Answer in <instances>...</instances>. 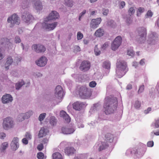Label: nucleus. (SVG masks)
Returning <instances> with one entry per match:
<instances>
[{
    "label": "nucleus",
    "mask_w": 159,
    "mask_h": 159,
    "mask_svg": "<svg viewBox=\"0 0 159 159\" xmlns=\"http://www.w3.org/2000/svg\"><path fill=\"white\" fill-rule=\"evenodd\" d=\"M117 106V100L116 98H105L103 107L106 114L113 113Z\"/></svg>",
    "instance_id": "f257e3e1"
},
{
    "label": "nucleus",
    "mask_w": 159,
    "mask_h": 159,
    "mask_svg": "<svg viewBox=\"0 0 159 159\" xmlns=\"http://www.w3.org/2000/svg\"><path fill=\"white\" fill-rule=\"evenodd\" d=\"M127 70L126 62L123 60L118 61L116 63V73L118 77H122Z\"/></svg>",
    "instance_id": "f03ea898"
},
{
    "label": "nucleus",
    "mask_w": 159,
    "mask_h": 159,
    "mask_svg": "<svg viewBox=\"0 0 159 159\" xmlns=\"http://www.w3.org/2000/svg\"><path fill=\"white\" fill-rule=\"evenodd\" d=\"M15 123L13 118L10 117H7L3 120L2 126L3 128L6 130L13 128Z\"/></svg>",
    "instance_id": "7ed1b4c3"
},
{
    "label": "nucleus",
    "mask_w": 159,
    "mask_h": 159,
    "mask_svg": "<svg viewBox=\"0 0 159 159\" xmlns=\"http://www.w3.org/2000/svg\"><path fill=\"white\" fill-rule=\"evenodd\" d=\"M7 21L8 23H10L9 26L12 28L15 25H19L20 23V20L18 16L14 14L8 18Z\"/></svg>",
    "instance_id": "20e7f679"
},
{
    "label": "nucleus",
    "mask_w": 159,
    "mask_h": 159,
    "mask_svg": "<svg viewBox=\"0 0 159 159\" xmlns=\"http://www.w3.org/2000/svg\"><path fill=\"white\" fill-rule=\"evenodd\" d=\"M91 91L85 86H81L79 89V95L83 99H86L89 98L91 95Z\"/></svg>",
    "instance_id": "39448f33"
},
{
    "label": "nucleus",
    "mask_w": 159,
    "mask_h": 159,
    "mask_svg": "<svg viewBox=\"0 0 159 159\" xmlns=\"http://www.w3.org/2000/svg\"><path fill=\"white\" fill-rule=\"evenodd\" d=\"M122 41V39L120 36H118L116 37L111 43V49L114 51L116 50L121 45Z\"/></svg>",
    "instance_id": "423d86ee"
},
{
    "label": "nucleus",
    "mask_w": 159,
    "mask_h": 159,
    "mask_svg": "<svg viewBox=\"0 0 159 159\" xmlns=\"http://www.w3.org/2000/svg\"><path fill=\"white\" fill-rule=\"evenodd\" d=\"M22 18V20L27 23H30L34 20L33 16L27 11L23 13Z\"/></svg>",
    "instance_id": "0eeeda50"
},
{
    "label": "nucleus",
    "mask_w": 159,
    "mask_h": 159,
    "mask_svg": "<svg viewBox=\"0 0 159 159\" xmlns=\"http://www.w3.org/2000/svg\"><path fill=\"white\" fill-rule=\"evenodd\" d=\"M139 34L140 37L138 41L139 43H143L145 40V37L147 34L146 29L143 27L139 28L138 30Z\"/></svg>",
    "instance_id": "6e6552de"
},
{
    "label": "nucleus",
    "mask_w": 159,
    "mask_h": 159,
    "mask_svg": "<svg viewBox=\"0 0 159 159\" xmlns=\"http://www.w3.org/2000/svg\"><path fill=\"white\" fill-rule=\"evenodd\" d=\"M32 48L33 50L38 53L43 52L46 50L44 46L40 44H33Z\"/></svg>",
    "instance_id": "1a4fd4ad"
},
{
    "label": "nucleus",
    "mask_w": 159,
    "mask_h": 159,
    "mask_svg": "<svg viewBox=\"0 0 159 159\" xmlns=\"http://www.w3.org/2000/svg\"><path fill=\"white\" fill-rule=\"evenodd\" d=\"M63 92L61 87L60 85L57 86L55 89V96L57 99L61 100L63 96ZM60 100L59 101L60 102Z\"/></svg>",
    "instance_id": "9d476101"
},
{
    "label": "nucleus",
    "mask_w": 159,
    "mask_h": 159,
    "mask_svg": "<svg viewBox=\"0 0 159 159\" xmlns=\"http://www.w3.org/2000/svg\"><path fill=\"white\" fill-rule=\"evenodd\" d=\"M59 17V13L55 11H52L48 17L45 19L44 21L48 22L50 20H55Z\"/></svg>",
    "instance_id": "9b49d317"
},
{
    "label": "nucleus",
    "mask_w": 159,
    "mask_h": 159,
    "mask_svg": "<svg viewBox=\"0 0 159 159\" xmlns=\"http://www.w3.org/2000/svg\"><path fill=\"white\" fill-rule=\"evenodd\" d=\"M19 139L17 137H15L13 139L10 144L12 150L16 151L18 148L19 146Z\"/></svg>",
    "instance_id": "f8f14e48"
},
{
    "label": "nucleus",
    "mask_w": 159,
    "mask_h": 159,
    "mask_svg": "<svg viewBox=\"0 0 159 159\" xmlns=\"http://www.w3.org/2000/svg\"><path fill=\"white\" fill-rule=\"evenodd\" d=\"M57 23L54 22L51 23H43V28L48 30H53L57 26Z\"/></svg>",
    "instance_id": "ddd939ff"
},
{
    "label": "nucleus",
    "mask_w": 159,
    "mask_h": 159,
    "mask_svg": "<svg viewBox=\"0 0 159 159\" xmlns=\"http://www.w3.org/2000/svg\"><path fill=\"white\" fill-rule=\"evenodd\" d=\"M1 99L3 104H7L12 102L13 98L11 95L6 94L2 96Z\"/></svg>",
    "instance_id": "4468645a"
},
{
    "label": "nucleus",
    "mask_w": 159,
    "mask_h": 159,
    "mask_svg": "<svg viewBox=\"0 0 159 159\" xmlns=\"http://www.w3.org/2000/svg\"><path fill=\"white\" fill-rule=\"evenodd\" d=\"M157 40V35L155 32H152L149 35L148 41L149 44H154Z\"/></svg>",
    "instance_id": "2eb2a0df"
},
{
    "label": "nucleus",
    "mask_w": 159,
    "mask_h": 159,
    "mask_svg": "<svg viewBox=\"0 0 159 159\" xmlns=\"http://www.w3.org/2000/svg\"><path fill=\"white\" fill-rule=\"evenodd\" d=\"M75 131L73 128L70 126L63 127L61 128L62 132L65 134H69L73 133Z\"/></svg>",
    "instance_id": "dca6fc26"
},
{
    "label": "nucleus",
    "mask_w": 159,
    "mask_h": 159,
    "mask_svg": "<svg viewBox=\"0 0 159 159\" xmlns=\"http://www.w3.org/2000/svg\"><path fill=\"white\" fill-rule=\"evenodd\" d=\"M13 62V59L11 56H7L6 59V63L4 65L5 70H8L9 69L10 66L12 65Z\"/></svg>",
    "instance_id": "f3484780"
},
{
    "label": "nucleus",
    "mask_w": 159,
    "mask_h": 159,
    "mask_svg": "<svg viewBox=\"0 0 159 159\" xmlns=\"http://www.w3.org/2000/svg\"><path fill=\"white\" fill-rule=\"evenodd\" d=\"M47 60L45 57H42L35 61L36 64L39 66H44L47 63Z\"/></svg>",
    "instance_id": "a211bd4d"
},
{
    "label": "nucleus",
    "mask_w": 159,
    "mask_h": 159,
    "mask_svg": "<svg viewBox=\"0 0 159 159\" xmlns=\"http://www.w3.org/2000/svg\"><path fill=\"white\" fill-rule=\"evenodd\" d=\"M102 20L101 18H98L96 19H93L91 21L90 25L92 28H96L100 24Z\"/></svg>",
    "instance_id": "6ab92c4d"
},
{
    "label": "nucleus",
    "mask_w": 159,
    "mask_h": 159,
    "mask_svg": "<svg viewBox=\"0 0 159 159\" xmlns=\"http://www.w3.org/2000/svg\"><path fill=\"white\" fill-rule=\"evenodd\" d=\"M90 66V63L88 61H83L80 66V69L84 71L88 70Z\"/></svg>",
    "instance_id": "aec40b11"
},
{
    "label": "nucleus",
    "mask_w": 159,
    "mask_h": 159,
    "mask_svg": "<svg viewBox=\"0 0 159 159\" xmlns=\"http://www.w3.org/2000/svg\"><path fill=\"white\" fill-rule=\"evenodd\" d=\"M74 109L76 110H80L85 105V103L84 102L77 101L75 102L73 105Z\"/></svg>",
    "instance_id": "412c9836"
},
{
    "label": "nucleus",
    "mask_w": 159,
    "mask_h": 159,
    "mask_svg": "<svg viewBox=\"0 0 159 159\" xmlns=\"http://www.w3.org/2000/svg\"><path fill=\"white\" fill-rule=\"evenodd\" d=\"M33 7L37 10H40L43 8L42 2L40 0H35L34 2Z\"/></svg>",
    "instance_id": "4be33fe9"
},
{
    "label": "nucleus",
    "mask_w": 159,
    "mask_h": 159,
    "mask_svg": "<svg viewBox=\"0 0 159 159\" xmlns=\"http://www.w3.org/2000/svg\"><path fill=\"white\" fill-rule=\"evenodd\" d=\"M48 132V131L47 129L45 128L44 127L41 128L38 134V137L40 138L45 136Z\"/></svg>",
    "instance_id": "5701e85b"
},
{
    "label": "nucleus",
    "mask_w": 159,
    "mask_h": 159,
    "mask_svg": "<svg viewBox=\"0 0 159 159\" xmlns=\"http://www.w3.org/2000/svg\"><path fill=\"white\" fill-rule=\"evenodd\" d=\"M75 152V150L73 147H68L65 149V153L68 155H71Z\"/></svg>",
    "instance_id": "b1692460"
},
{
    "label": "nucleus",
    "mask_w": 159,
    "mask_h": 159,
    "mask_svg": "<svg viewBox=\"0 0 159 159\" xmlns=\"http://www.w3.org/2000/svg\"><path fill=\"white\" fill-rule=\"evenodd\" d=\"M76 120L77 122L79 127L83 128L84 127V125L82 123L83 122V119L82 117L80 116H77L76 117Z\"/></svg>",
    "instance_id": "393cba45"
},
{
    "label": "nucleus",
    "mask_w": 159,
    "mask_h": 159,
    "mask_svg": "<svg viewBox=\"0 0 159 159\" xmlns=\"http://www.w3.org/2000/svg\"><path fill=\"white\" fill-rule=\"evenodd\" d=\"M101 106L98 103H97L93 105V106L91 107L90 110L91 112H93L95 111H97L100 109Z\"/></svg>",
    "instance_id": "a878e982"
},
{
    "label": "nucleus",
    "mask_w": 159,
    "mask_h": 159,
    "mask_svg": "<svg viewBox=\"0 0 159 159\" xmlns=\"http://www.w3.org/2000/svg\"><path fill=\"white\" fill-rule=\"evenodd\" d=\"M104 34V30L103 29L101 28H100L97 30L94 33V34L96 36L98 37L102 36Z\"/></svg>",
    "instance_id": "bb28decb"
},
{
    "label": "nucleus",
    "mask_w": 159,
    "mask_h": 159,
    "mask_svg": "<svg viewBox=\"0 0 159 159\" xmlns=\"http://www.w3.org/2000/svg\"><path fill=\"white\" fill-rule=\"evenodd\" d=\"M108 147V145L107 142H102L99 145L98 150L99 151H101L102 150L107 148Z\"/></svg>",
    "instance_id": "cd10ccee"
},
{
    "label": "nucleus",
    "mask_w": 159,
    "mask_h": 159,
    "mask_svg": "<svg viewBox=\"0 0 159 159\" xmlns=\"http://www.w3.org/2000/svg\"><path fill=\"white\" fill-rule=\"evenodd\" d=\"M8 143L7 142L3 143L0 147V152H4L5 150L8 147Z\"/></svg>",
    "instance_id": "c85d7f7f"
},
{
    "label": "nucleus",
    "mask_w": 159,
    "mask_h": 159,
    "mask_svg": "<svg viewBox=\"0 0 159 159\" xmlns=\"http://www.w3.org/2000/svg\"><path fill=\"white\" fill-rule=\"evenodd\" d=\"M53 159H63L61 155L58 152L54 153L52 155Z\"/></svg>",
    "instance_id": "c756f323"
},
{
    "label": "nucleus",
    "mask_w": 159,
    "mask_h": 159,
    "mask_svg": "<svg viewBox=\"0 0 159 159\" xmlns=\"http://www.w3.org/2000/svg\"><path fill=\"white\" fill-rule=\"evenodd\" d=\"M25 84L23 80H21L20 82H18L16 84V89L17 90H19L21 87Z\"/></svg>",
    "instance_id": "7c9ffc66"
},
{
    "label": "nucleus",
    "mask_w": 159,
    "mask_h": 159,
    "mask_svg": "<svg viewBox=\"0 0 159 159\" xmlns=\"http://www.w3.org/2000/svg\"><path fill=\"white\" fill-rule=\"evenodd\" d=\"M107 25L111 27L114 28L116 26V23L113 20H110L107 21Z\"/></svg>",
    "instance_id": "2f4dec72"
},
{
    "label": "nucleus",
    "mask_w": 159,
    "mask_h": 159,
    "mask_svg": "<svg viewBox=\"0 0 159 159\" xmlns=\"http://www.w3.org/2000/svg\"><path fill=\"white\" fill-rule=\"evenodd\" d=\"M57 120L53 116H52L50 118V123L52 126L55 125L57 124Z\"/></svg>",
    "instance_id": "473e14b6"
},
{
    "label": "nucleus",
    "mask_w": 159,
    "mask_h": 159,
    "mask_svg": "<svg viewBox=\"0 0 159 159\" xmlns=\"http://www.w3.org/2000/svg\"><path fill=\"white\" fill-rule=\"evenodd\" d=\"M25 114L23 113H21L19 114L17 118V120L19 121L20 122L22 121L25 119V116H24Z\"/></svg>",
    "instance_id": "72a5a7b5"
},
{
    "label": "nucleus",
    "mask_w": 159,
    "mask_h": 159,
    "mask_svg": "<svg viewBox=\"0 0 159 159\" xmlns=\"http://www.w3.org/2000/svg\"><path fill=\"white\" fill-rule=\"evenodd\" d=\"M102 66L103 68L108 69L110 67V63L108 61H105L103 62Z\"/></svg>",
    "instance_id": "f704fd0d"
},
{
    "label": "nucleus",
    "mask_w": 159,
    "mask_h": 159,
    "mask_svg": "<svg viewBox=\"0 0 159 159\" xmlns=\"http://www.w3.org/2000/svg\"><path fill=\"white\" fill-rule=\"evenodd\" d=\"M29 0H27L26 1H24L22 4V8L24 9H25L26 10L28 9L27 7L29 5Z\"/></svg>",
    "instance_id": "c9c22d12"
},
{
    "label": "nucleus",
    "mask_w": 159,
    "mask_h": 159,
    "mask_svg": "<svg viewBox=\"0 0 159 159\" xmlns=\"http://www.w3.org/2000/svg\"><path fill=\"white\" fill-rule=\"evenodd\" d=\"M33 112L31 110H30L25 113H23V114H25L24 116L25 119L29 118L30 116L33 115Z\"/></svg>",
    "instance_id": "e433bc0d"
},
{
    "label": "nucleus",
    "mask_w": 159,
    "mask_h": 159,
    "mask_svg": "<svg viewBox=\"0 0 159 159\" xmlns=\"http://www.w3.org/2000/svg\"><path fill=\"white\" fill-rule=\"evenodd\" d=\"M155 127L156 128L159 127V119L156 120L155 122ZM154 134H155L156 135H159V131L156 132H154Z\"/></svg>",
    "instance_id": "4c0bfd02"
},
{
    "label": "nucleus",
    "mask_w": 159,
    "mask_h": 159,
    "mask_svg": "<svg viewBox=\"0 0 159 159\" xmlns=\"http://www.w3.org/2000/svg\"><path fill=\"white\" fill-rule=\"evenodd\" d=\"M105 137L107 140L109 141L110 142L112 141L113 137L111 134H108L106 135Z\"/></svg>",
    "instance_id": "58836bf2"
},
{
    "label": "nucleus",
    "mask_w": 159,
    "mask_h": 159,
    "mask_svg": "<svg viewBox=\"0 0 159 159\" xmlns=\"http://www.w3.org/2000/svg\"><path fill=\"white\" fill-rule=\"evenodd\" d=\"M145 11V9L143 7H139L138 8L137 11V16H139L141 13H142Z\"/></svg>",
    "instance_id": "ea45409f"
},
{
    "label": "nucleus",
    "mask_w": 159,
    "mask_h": 159,
    "mask_svg": "<svg viewBox=\"0 0 159 159\" xmlns=\"http://www.w3.org/2000/svg\"><path fill=\"white\" fill-rule=\"evenodd\" d=\"M46 116V113H43L40 114L38 118L39 120L40 121H42L45 118Z\"/></svg>",
    "instance_id": "a19ab883"
},
{
    "label": "nucleus",
    "mask_w": 159,
    "mask_h": 159,
    "mask_svg": "<svg viewBox=\"0 0 159 159\" xmlns=\"http://www.w3.org/2000/svg\"><path fill=\"white\" fill-rule=\"evenodd\" d=\"M94 51L95 55L97 56L98 55L100 54V51L98 50L97 45H96L95 46L94 48Z\"/></svg>",
    "instance_id": "79ce46f5"
},
{
    "label": "nucleus",
    "mask_w": 159,
    "mask_h": 159,
    "mask_svg": "<svg viewBox=\"0 0 159 159\" xmlns=\"http://www.w3.org/2000/svg\"><path fill=\"white\" fill-rule=\"evenodd\" d=\"M134 12L135 10L134 8L132 7L130 8L128 11L129 15L131 16L134 13Z\"/></svg>",
    "instance_id": "37998d69"
},
{
    "label": "nucleus",
    "mask_w": 159,
    "mask_h": 159,
    "mask_svg": "<svg viewBox=\"0 0 159 159\" xmlns=\"http://www.w3.org/2000/svg\"><path fill=\"white\" fill-rule=\"evenodd\" d=\"M141 106V102L139 101H135L134 104V107L136 109H138Z\"/></svg>",
    "instance_id": "c03bdc74"
},
{
    "label": "nucleus",
    "mask_w": 159,
    "mask_h": 159,
    "mask_svg": "<svg viewBox=\"0 0 159 159\" xmlns=\"http://www.w3.org/2000/svg\"><path fill=\"white\" fill-rule=\"evenodd\" d=\"M134 52L132 49H130L128 50L127 54L131 57H133L134 55Z\"/></svg>",
    "instance_id": "a18cd8bd"
},
{
    "label": "nucleus",
    "mask_w": 159,
    "mask_h": 159,
    "mask_svg": "<svg viewBox=\"0 0 159 159\" xmlns=\"http://www.w3.org/2000/svg\"><path fill=\"white\" fill-rule=\"evenodd\" d=\"M144 88V86L143 84L140 86L138 92V93L139 94L140 93H142L143 91Z\"/></svg>",
    "instance_id": "49530a36"
},
{
    "label": "nucleus",
    "mask_w": 159,
    "mask_h": 159,
    "mask_svg": "<svg viewBox=\"0 0 159 159\" xmlns=\"http://www.w3.org/2000/svg\"><path fill=\"white\" fill-rule=\"evenodd\" d=\"M37 157L39 159H43L44 157V155L42 152H39L37 154Z\"/></svg>",
    "instance_id": "de8ad7c7"
},
{
    "label": "nucleus",
    "mask_w": 159,
    "mask_h": 159,
    "mask_svg": "<svg viewBox=\"0 0 159 159\" xmlns=\"http://www.w3.org/2000/svg\"><path fill=\"white\" fill-rule=\"evenodd\" d=\"M21 41V40L20 37L18 36H16L14 39V42L16 43H20Z\"/></svg>",
    "instance_id": "09e8293b"
},
{
    "label": "nucleus",
    "mask_w": 159,
    "mask_h": 159,
    "mask_svg": "<svg viewBox=\"0 0 159 159\" xmlns=\"http://www.w3.org/2000/svg\"><path fill=\"white\" fill-rule=\"evenodd\" d=\"M83 37V35L80 32H78L77 34V39L78 40L81 39Z\"/></svg>",
    "instance_id": "8fccbe9b"
},
{
    "label": "nucleus",
    "mask_w": 159,
    "mask_h": 159,
    "mask_svg": "<svg viewBox=\"0 0 159 159\" xmlns=\"http://www.w3.org/2000/svg\"><path fill=\"white\" fill-rule=\"evenodd\" d=\"M153 15V13L150 10H149L147 12L146 16V17H151Z\"/></svg>",
    "instance_id": "3c124183"
},
{
    "label": "nucleus",
    "mask_w": 159,
    "mask_h": 159,
    "mask_svg": "<svg viewBox=\"0 0 159 159\" xmlns=\"http://www.w3.org/2000/svg\"><path fill=\"white\" fill-rule=\"evenodd\" d=\"M129 15H128L126 17V21L127 23H130L132 21V18Z\"/></svg>",
    "instance_id": "603ef678"
},
{
    "label": "nucleus",
    "mask_w": 159,
    "mask_h": 159,
    "mask_svg": "<svg viewBox=\"0 0 159 159\" xmlns=\"http://www.w3.org/2000/svg\"><path fill=\"white\" fill-rule=\"evenodd\" d=\"M102 11V14L104 16H107L109 13V10L108 9L103 8Z\"/></svg>",
    "instance_id": "864d4df0"
},
{
    "label": "nucleus",
    "mask_w": 159,
    "mask_h": 159,
    "mask_svg": "<svg viewBox=\"0 0 159 159\" xmlns=\"http://www.w3.org/2000/svg\"><path fill=\"white\" fill-rule=\"evenodd\" d=\"M63 118L67 122H69L70 121V118L68 115H66Z\"/></svg>",
    "instance_id": "5fc2aeb1"
},
{
    "label": "nucleus",
    "mask_w": 159,
    "mask_h": 159,
    "mask_svg": "<svg viewBox=\"0 0 159 159\" xmlns=\"http://www.w3.org/2000/svg\"><path fill=\"white\" fill-rule=\"evenodd\" d=\"M96 83L94 81H92L89 84V86L92 88L94 87L96 85Z\"/></svg>",
    "instance_id": "6e6d98bb"
},
{
    "label": "nucleus",
    "mask_w": 159,
    "mask_h": 159,
    "mask_svg": "<svg viewBox=\"0 0 159 159\" xmlns=\"http://www.w3.org/2000/svg\"><path fill=\"white\" fill-rule=\"evenodd\" d=\"M25 137L27 139L30 140L32 138L31 135L30 134L28 133H26L25 135Z\"/></svg>",
    "instance_id": "4d7b16f0"
},
{
    "label": "nucleus",
    "mask_w": 159,
    "mask_h": 159,
    "mask_svg": "<svg viewBox=\"0 0 159 159\" xmlns=\"http://www.w3.org/2000/svg\"><path fill=\"white\" fill-rule=\"evenodd\" d=\"M108 46V44L107 42L103 44L102 45L101 47V48L103 50L105 49Z\"/></svg>",
    "instance_id": "13d9d810"
},
{
    "label": "nucleus",
    "mask_w": 159,
    "mask_h": 159,
    "mask_svg": "<svg viewBox=\"0 0 159 159\" xmlns=\"http://www.w3.org/2000/svg\"><path fill=\"white\" fill-rule=\"evenodd\" d=\"M154 143L152 141H149L147 143V146L148 147H152L153 146Z\"/></svg>",
    "instance_id": "bf43d9fd"
},
{
    "label": "nucleus",
    "mask_w": 159,
    "mask_h": 159,
    "mask_svg": "<svg viewBox=\"0 0 159 159\" xmlns=\"http://www.w3.org/2000/svg\"><path fill=\"white\" fill-rule=\"evenodd\" d=\"M43 146L42 143H41L39 144L37 147V148L39 151H41L43 148Z\"/></svg>",
    "instance_id": "052dcab7"
},
{
    "label": "nucleus",
    "mask_w": 159,
    "mask_h": 159,
    "mask_svg": "<svg viewBox=\"0 0 159 159\" xmlns=\"http://www.w3.org/2000/svg\"><path fill=\"white\" fill-rule=\"evenodd\" d=\"M22 142L23 144L25 145L27 144L28 143V140L26 138H24L23 139H22Z\"/></svg>",
    "instance_id": "680f3d73"
},
{
    "label": "nucleus",
    "mask_w": 159,
    "mask_h": 159,
    "mask_svg": "<svg viewBox=\"0 0 159 159\" xmlns=\"http://www.w3.org/2000/svg\"><path fill=\"white\" fill-rule=\"evenodd\" d=\"M66 114V113L64 111H61L60 113V116L62 117H64Z\"/></svg>",
    "instance_id": "e2e57ef3"
},
{
    "label": "nucleus",
    "mask_w": 159,
    "mask_h": 159,
    "mask_svg": "<svg viewBox=\"0 0 159 159\" xmlns=\"http://www.w3.org/2000/svg\"><path fill=\"white\" fill-rule=\"evenodd\" d=\"M6 136V134L4 133H2L0 134V138L4 139Z\"/></svg>",
    "instance_id": "0e129e2a"
},
{
    "label": "nucleus",
    "mask_w": 159,
    "mask_h": 159,
    "mask_svg": "<svg viewBox=\"0 0 159 159\" xmlns=\"http://www.w3.org/2000/svg\"><path fill=\"white\" fill-rule=\"evenodd\" d=\"M151 110V108L150 107H148L147 109L146 110H145L144 111V113L145 114H148V113Z\"/></svg>",
    "instance_id": "69168bd1"
},
{
    "label": "nucleus",
    "mask_w": 159,
    "mask_h": 159,
    "mask_svg": "<svg viewBox=\"0 0 159 159\" xmlns=\"http://www.w3.org/2000/svg\"><path fill=\"white\" fill-rule=\"evenodd\" d=\"M145 59H141L139 63L141 65H143L145 64V62H144Z\"/></svg>",
    "instance_id": "338daca9"
},
{
    "label": "nucleus",
    "mask_w": 159,
    "mask_h": 159,
    "mask_svg": "<svg viewBox=\"0 0 159 159\" xmlns=\"http://www.w3.org/2000/svg\"><path fill=\"white\" fill-rule=\"evenodd\" d=\"M48 139L47 138H44L42 141V142L44 143H47L48 142Z\"/></svg>",
    "instance_id": "774afa93"
}]
</instances>
